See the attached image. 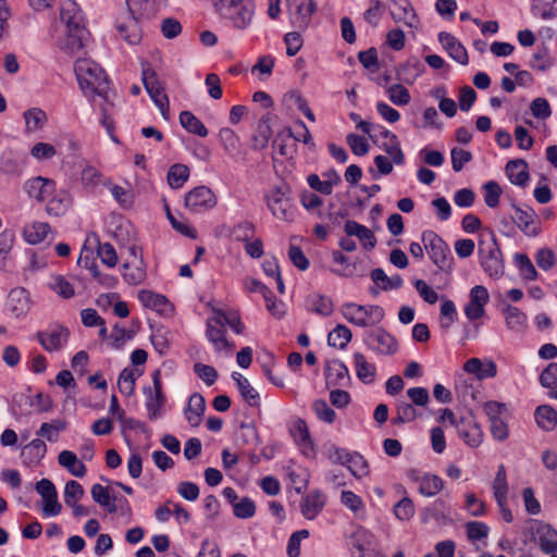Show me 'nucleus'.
I'll return each instance as SVG.
<instances>
[{
  "label": "nucleus",
  "mask_w": 557,
  "mask_h": 557,
  "mask_svg": "<svg viewBox=\"0 0 557 557\" xmlns=\"http://www.w3.org/2000/svg\"><path fill=\"white\" fill-rule=\"evenodd\" d=\"M60 17L66 26L67 47L72 51L82 49L89 33L85 26L84 14L78 4L73 0H64L61 3Z\"/></svg>",
  "instance_id": "1"
},
{
  "label": "nucleus",
  "mask_w": 557,
  "mask_h": 557,
  "mask_svg": "<svg viewBox=\"0 0 557 557\" xmlns=\"http://www.w3.org/2000/svg\"><path fill=\"white\" fill-rule=\"evenodd\" d=\"M79 87L85 90H90L92 94L101 97L106 102H109L110 88L108 76L103 69L87 59L78 60L74 67Z\"/></svg>",
  "instance_id": "2"
},
{
  "label": "nucleus",
  "mask_w": 557,
  "mask_h": 557,
  "mask_svg": "<svg viewBox=\"0 0 557 557\" xmlns=\"http://www.w3.org/2000/svg\"><path fill=\"white\" fill-rule=\"evenodd\" d=\"M215 12L232 27L244 30L248 28L255 16V4L251 0H235L222 3Z\"/></svg>",
  "instance_id": "3"
},
{
  "label": "nucleus",
  "mask_w": 557,
  "mask_h": 557,
  "mask_svg": "<svg viewBox=\"0 0 557 557\" xmlns=\"http://www.w3.org/2000/svg\"><path fill=\"white\" fill-rule=\"evenodd\" d=\"M491 243L486 245L483 240L479 242L480 264L483 271L491 277L498 278L504 274V259L493 231H490Z\"/></svg>",
  "instance_id": "4"
},
{
  "label": "nucleus",
  "mask_w": 557,
  "mask_h": 557,
  "mask_svg": "<svg viewBox=\"0 0 557 557\" xmlns=\"http://www.w3.org/2000/svg\"><path fill=\"white\" fill-rule=\"evenodd\" d=\"M422 242L432 262L441 271H450L454 258L445 240L433 231H424Z\"/></svg>",
  "instance_id": "5"
},
{
  "label": "nucleus",
  "mask_w": 557,
  "mask_h": 557,
  "mask_svg": "<svg viewBox=\"0 0 557 557\" xmlns=\"http://www.w3.org/2000/svg\"><path fill=\"white\" fill-rule=\"evenodd\" d=\"M141 81L147 94L159 108L164 120L170 119L169 98L160 85L154 70L148 62L143 63Z\"/></svg>",
  "instance_id": "6"
},
{
  "label": "nucleus",
  "mask_w": 557,
  "mask_h": 557,
  "mask_svg": "<svg viewBox=\"0 0 557 557\" xmlns=\"http://www.w3.org/2000/svg\"><path fill=\"white\" fill-rule=\"evenodd\" d=\"M289 194L290 186L286 183H282L274 186L270 194L265 196L267 206L271 213L283 221H290L294 215Z\"/></svg>",
  "instance_id": "7"
},
{
  "label": "nucleus",
  "mask_w": 557,
  "mask_h": 557,
  "mask_svg": "<svg viewBox=\"0 0 557 557\" xmlns=\"http://www.w3.org/2000/svg\"><path fill=\"white\" fill-rule=\"evenodd\" d=\"M363 343L370 350L384 356L394 355L398 349L395 337L383 327L367 330Z\"/></svg>",
  "instance_id": "8"
},
{
  "label": "nucleus",
  "mask_w": 557,
  "mask_h": 557,
  "mask_svg": "<svg viewBox=\"0 0 557 557\" xmlns=\"http://www.w3.org/2000/svg\"><path fill=\"white\" fill-rule=\"evenodd\" d=\"M153 391L150 386L144 387L146 395V409L150 420H156L163 414V406L165 404V396L162 392L161 372L154 370L151 374Z\"/></svg>",
  "instance_id": "9"
},
{
  "label": "nucleus",
  "mask_w": 557,
  "mask_h": 557,
  "mask_svg": "<svg viewBox=\"0 0 557 557\" xmlns=\"http://www.w3.org/2000/svg\"><path fill=\"white\" fill-rule=\"evenodd\" d=\"M36 337L48 352L61 350L70 338V330L61 324H51L44 331H38Z\"/></svg>",
  "instance_id": "10"
},
{
  "label": "nucleus",
  "mask_w": 557,
  "mask_h": 557,
  "mask_svg": "<svg viewBox=\"0 0 557 557\" xmlns=\"http://www.w3.org/2000/svg\"><path fill=\"white\" fill-rule=\"evenodd\" d=\"M530 532L544 554L549 555L557 552V531L550 524L533 520Z\"/></svg>",
  "instance_id": "11"
},
{
  "label": "nucleus",
  "mask_w": 557,
  "mask_h": 557,
  "mask_svg": "<svg viewBox=\"0 0 557 557\" xmlns=\"http://www.w3.org/2000/svg\"><path fill=\"white\" fill-rule=\"evenodd\" d=\"M290 12V23L298 30H306L317 11L313 0H287Z\"/></svg>",
  "instance_id": "12"
},
{
  "label": "nucleus",
  "mask_w": 557,
  "mask_h": 557,
  "mask_svg": "<svg viewBox=\"0 0 557 557\" xmlns=\"http://www.w3.org/2000/svg\"><path fill=\"white\" fill-rule=\"evenodd\" d=\"M215 206L216 197L214 193L205 185L197 186L185 195V207L194 213L212 209Z\"/></svg>",
  "instance_id": "13"
},
{
  "label": "nucleus",
  "mask_w": 557,
  "mask_h": 557,
  "mask_svg": "<svg viewBox=\"0 0 557 557\" xmlns=\"http://www.w3.org/2000/svg\"><path fill=\"white\" fill-rule=\"evenodd\" d=\"M406 475L411 482L419 483V493L423 496H435L443 488V480L437 475L422 473L418 469L407 470Z\"/></svg>",
  "instance_id": "14"
},
{
  "label": "nucleus",
  "mask_w": 557,
  "mask_h": 557,
  "mask_svg": "<svg viewBox=\"0 0 557 557\" xmlns=\"http://www.w3.org/2000/svg\"><path fill=\"white\" fill-rule=\"evenodd\" d=\"M327 496L321 490H311L300 500V512L307 520H314L324 509Z\"/></svg>",
  "instance_id": "15"
},
{
  "label": "nucleus",
  "mask_w": 557,
  "mask_h": 557,
  "mask_svg": "<svg viewBox=\"0 0 557 557\" xmlns=\"http://www.w3.org/2000/svg\"><path fill=\"white\" fill-rule=\"evenodd\" d=\"M206 336L218 351L232 349L233 347V344L225 337L224 322L218 314L207 320Z\"/></svg>",
  "instance_id": "16"
},
{
  "label": "nucleus",
  "mask_w": 557,
  "mask_h": 557,
  "mask_svg": "<svg viewBox=\"0 0 557 557\" xmlns=\"http://www.w3.org/2000/svg\"><path fill=\"white\" fill-rule=\"evenodd\" d=\"M55 189L53 180L36 176L29 178L24 184V190L30 197L39 202L45 201Z\"/></svg>",
  "instance_id": "17"
},
{
  "label": "nucleus",
  "mask_w": 557,
  "mask_h": 557,
  "mask_svg": "<svg viewBox=\"0 0 557 557\" xmlns=\"http://www.w3.org/2000/svg\"><path fill=\"white\" fill-rule=\"evenodd\" d=\"M234 441L242 453H253L259 442L256 426L251 423H242L235 431Z\"/></svg>",
  "instance_id": "18"
},
{
  "label": "nucleus",
  "mask_w": 557,
  "mask_h": 557,
  "mask_svg": "<svg viewBox=\"0 0 557 557\" xmlns=\"http://www.w3.org/2000/svg\"><path fill=\"white\" fill-rule=\"evenodd\" d=\"M30 309L28 292L23 287L13 288L7 300V310L15 318H22Z\"/></svg>",
  "instance_id": "19"
},
{
  "label": "nucleus",
  "mask_w": 557,
  "mask_h": 557,
  "mask_svg": "<svg viewBox=\"0 0 557 557\" xmlns=\"http://www.w3.org/2000/svg\"><path fill=\"white\" fill-rule=\"evenodd\" d=\"M131 15L140 18L153 17L166 3V0H126Z\"/></svg>",
  "instance_id": "20"
},
{
  "label": "nucleus",
  "mask_w": 557,
  "mask_h": 557,
  "mask_svg": "<svg viewBox=\"0 0 557 557\" xmlns=\"http://www.w3.org/2000/svg\"><path fill=\"white\" fill-rule=\"evenodd\" d=\"M324 375L326 386H347L350 383L348 368L338 359L327 363Z\"/></svg>",
  "instance_id": "21"
},
{
  "label": "nucleus",
  "mask_w": 557,
  "mask_h": 557,
  "mask_svg": "<svg viewBox=\"0 0 557 557\" xmlns=\"http://www.w3.org/2000/svg\"><path fill=\"white\" fill-rule=\"evenodd\" d=\"M438 41L442 47L447 51L449 57L456 62L467 65L469 63L467 49L461 42L451 34L447 32H441L438 34Z\"/></svg>",
  "instance_id": "22"
},
{
  "label": "nucleus",
  "mask_w": 557,
  "mask_h": 557,
  "mask_svg": "<svg viewBox=\"0 0 557 557\" xmlns=\"http://www.w3.org/2000/svg\"><path fill=\"white\" fill-rule=\"evenodd\" d=\"M456 431L458 436L471 448L478 447L483 441L481 428L471 420L460 418Z\"/></svg>",
  "instance_id": "23"
},
{
  "label": "nucleus",
  "mask_w": 557,
  "mask_h": 557,
  "mask_svg": "<svg viewBox=\"0 0 557 557\" xmlns=\"http://www.w3.org/2000/svg\"><path fill=\"white\" fill-rule=\"evenodd\" d=\"M138 300L148 309L161 314H168L173 307L164 295L157 294L149 289H141L138 293Z\"/></svg>",
  "instance_id": "24"
},
{
  "label": "nucleus",
  "mask_w": 557,
  "mask_h": 557,
  "mask_svg": "<svg viewBox=\"0 0 557 557\" xmlns=\"http://www.w3.org/2000/svg\"><path fill=\"white\" fill-rule=\"evenodd\" d=\"M272 121V113L268 112L263 114L257 125L256 133L251 137V148L260 151L268 147L270 138L272 136V128L270 123Z\"/></svg>",
  "instance_id": "25"
},
{
  "label": "nucleus",
  "mask_w": 557,
  "mask_h": 557,
  "mask_svg": "<svg viewBox=\"0 0 557 557\" xmlns=\"http://www.w3.org/2000/svg\"><path fill=\"white\" fill-rule=\"evenodd\" d=\"M505 171L510 183L513 185L524 187L530 180L528 162L523 159H513L508 161L505 166Z\"/></svg>",
  "instance_id": "26"
},
{
  "label": "nucleus",
  "mask_w": 557,
  "mask_h": 557,
  "mask_svg": "<svg viewBox=\"0 0 557 557\" xmlns=\"http://www.w3.org/2000/svg\"><path fill=\"white\" fill-rule=\"evenodd\" d=\"M305 306L307 311L321 317H330L334 310L332 299L319 293L308 295L305 300Z\"/></svg>",
  "instance_id": "27"
},
{
  "label": "nucleus",
  "mask_w": 557,
  "mask_h": 557,
  "mask_svg": "<svg viewBox=\"0 0 557 557\" xmlns=\"http://www.w3.org/2000/svg\"><path fill=\"white\" fill-rule=\"evenodd\" d=\"M206 410L205 397L199 393L189 396L184 414L190 426H198Z\"/></svg>",
  "instance_id": "28"
},
{
  "label": "nucleus",
  "mask_w": 557,
  "mask_h": 557,
  "mask_svg": "<svg viewBox=\"0 0 557 557\" xmlns=\"http://www.w3.org/2000/svg\"><path fill=\"white\" fill-rule=\"evenodd\" d=\"M463 370L474 374L479 380L494 377L497 374V366L492 360L481 361L479 358H471L463 364Z\"/></svg>",
  "instance_id": "29"
},
{
  "label": "nucleus",
  "mask_w": 557,
  "mask_h": 557,
  "mask_svg": "<svg viewBox=\"0 0 557 557\" xmlns=\"http://www.w3.org/2000/svg\"><path fill=\"white\" fill-rule=\"evenodd\" d=\"M512 207L516 211V223L520 231L527 236H536L539 234V230L534 226V221L536 219L535 211L530 207H525V209H523L515 203Z\"/></svg>",
  "instance_id": "30"
},
{
  "label": "nucleus",
  "mask_w": 557,
  "mask_h": 557,
  "mask_svg": "<svg viewBox=\"0 0 557 557\" xmlns=\"http://www.w3.org/2000/svg\"><path fill=\"white\" fill-rule=\"evenodd\" d=\"M232 379L235 381L238 392L242 398L250 406V407H259L260 406V395L255 387L251 386L249 381L239 372H233Z\"/></svg>",
  "instance_id": "31"
},
{
  "label": "nucleus",
  "mask_w": 557,
  "mask_h": 557,
  "mask_svg": "<svg viewBox=\"0 0 557 557\" xmlns=\"http://www.w3.org/2000/svg\"><path fill=\"white\" fill-rule=\"evenodd\" d=\"M425 71L424 64L416 57L409 58L397 69L398 78L412 84Z\"/></svg>",
  "instance_id": "32"
},
{
  "label": "nucleus",
  "mask_w": 557,
  "mask_h": 557,
  "mask_svg": "<svg viewBox=\"0 0 557 557\" xmlns=\"http://www.w3.org/2000/svg\"><path fill=\"white\" fill-rule=\"evenodd\" d=\"M364 305H358L355 302H345L341 307L343 317L351 324L360 327H367L370 325V321L366 319Z\"/></svg>",
  "instance_id": "33"
},
{
  "label": "nucleus",
  "mask_w": 557,
  "mask_h": 557,
  "mask_svg": "<svg viewBox=\"0 0 557 557\" xmlns=\"http://www.w3.org/2000/svg\"><path fill=\"white\" fill-rule=\"evenodd\" d=\"M371 534L364 530H357L349 539L348 546L352 557H367L371 544Z\"/></svg>",
  "instance_id": "34"
},
{
  "label": "nucleus",
  "mask_w": 557,
  "mask_h": 557,
  "mask_svg": "<svg viewBox=\"0 0 557 557\" xmlns=\"http://www.w3.org/2000/svg\"><path fill=\"white\" fill-rule=\"evenodd\" d=\"M86 242H92L97 245V255L103 264L109 268H114L116 265L117 256L114 247L110 243H101L96 233L90 234Z\"/></svg>",
  "instance_id": "35"
},
{
  "label": "nucleus",
  "mask_w": 557,
  "mask_h": 557,
  "mask_svg": "<svg viewBox=\"0 0 557 557\" xmlns=\"http://www.w3.org/2000/svg\"><path fill=\"white\" fill-rule=\"evenodd\" d=\"M342 463H346L351 474L358 479L369 473V465L363 455H336Z\"/></svg>",
  "instance_id": "36"
},
{
  "label": "nucleus",
  "mask_w": 557,
  "mask_h": 557,
  "mask_svg": "<svg viewBox=\"0 0 557 557\" xmlns=\"http://www.w3.org/2000/svg\"><path fill=\"white\" fill-rule=\"evenodd\" d=\"M116 30L120 36L131 45H136L141 39V30L138 26V17L132 15L126 23H117Z\"/></svg>",
  "instance_id": "37"
},
{
  "label": "nucleus",
  "mask_w": 557,
  "mask_h": 557,
  "mask_svg": "<svg viewBox=\"0 0 557 557\" xmlns=\"http://www.w3.org/2000/svg\"><path fill=\"white\" fill-rule=\"evenodd\" d=\"M354 362L358 379L364 384H371L374 381L376 368L369 363L361 352L354 354Z\"/></svg>",
  "instance_id": "38"
},
{
  "label": "nucleus",
  "mask_w": 557,
  "mask_h": 557,
  "mask_svg": "<svg viewBox=\"0 0 557 557\" xmlns=\"http://www.w3.org/2000/svg\"><path fill=\"white\" fill-rule=\"evenodd\" d=\"M534 418L537 425L545 431H552L557 425V412L548 405L539 406L534 411Z\"/></svg>",
  "instance_id": "39"
},
{
  "label": "nucleus",
  "mask_w": 557,
  "mask_h": 557,
  "mask_svg": "<svg viewBox=\"0 0 557 557\" xmlns=\"http://www.w3.org/2000/svg\"><path fill=\"white\" fill-rule=\"evenodd\" d=\"M180 123L188 133L198 135L199 137L208 136V128L205 124L190 111H182L180 113Z\"/></svg>",
  "instance_id": "40"
},
{
  "label": "nucleus",
  "mask_w": 557,
  "mask_h": 557,
  "mask_svg": "<svg viewBox=\"0 0 557 557\" xmlns=\"http://www.w3.org/2000/svg\"><path fill=\"white\" fill-rule=\"evenodd\" d=\"M50 232V225L46 222H34L25 225L23 230L24 239L30 245L41 243Z\"/></svg>",
  "instance_id": "41"
},
{
  "label": "nucleus",
  "mask_w": 557,
  "mask_h": 557,
  "mask_svg": "<svg viewBox=\"0 0 557 557\" xmlns=\"http://www.w3.org/2000/svg\"><path fill=\"white\" fill-rule=\"evenodd\" d=\"M25 131L32 133L41 129L48 121L46 112L40 108H30L23 113Z\"/></svg>",
  "instance_id": "42"
},
{
  "label": "nucleus",
  "mask_w": 557,
  "mask_h": 557,
  "mask_svg": "<svg viewBox=\"0 0 557 557\" xmlns=\"http://www.w3.org/2000/svg\"><path fill=\"white\" fill-rule=\"evenodd\" d=\"M91 497L95 503L104 507L109 513H116L117 507L112 503V496L109 493V487L99 483H95L90 490Z\"/></svg>",
  "instance_id": "43"
},
{
  "label": "nucleus",
  "mask_w": 557,
  "mask_h": 557,
  "mask_svg": "<svg viewBox=\"0 0 557 557\" xmlns=\"http://www.w3.org/2000/svg\"><path fill=\"white\" fill-rule=\"evenodd\" d=\"M332 175L334 181H321L318 174H310L307 177V183L311 189L322 195H331L333 187L342 182L341 176L335 170H332Z\"/></svg>",
  "instance_id": "44"
},
{
  "label": "nucleus",
  "mask_w": 557,
  "mask_h": 557,
  "mask_svg": "<svg viewBox=\"0 0 557 557\" xmlns=\"http://www.w3.org/2000/svg\"><path fill=\"white\" fill-rule=\"evenodd\" d=\"M351 331L344 324H337L327 335V344L331 347L345 349L351 341Z\"/></svg>",
  "instance_id": "45"
},
{
  "label": "nucleus",
  "mask_w": 557,
  "mask_h": 557,
  "mask_svg": "<svg viewBox=\"0 0 557 557\" xmlns=\"http://www.w3.org/2000/svg\"><path fill=\"white\" fill-rule=\"evenodd\" d=\"M401 12V15L396 16L392 14L395 21H403L408 27H417L419 22L418 15L409 0H394L392 1Z\"/></svg>",
  "instance_id": "46"
},
{
  "label": "nucleus",
  "mask_w": 557,
  "mask_h": 557,
  "mask_svg": "<svg viewBox=\"0 0 557 557\" xmlns=\"http://www.w3.org/2000/svg\"><path fill=\"white\" fill-rule=\"evenodd\" d=\"M124 272L122 273L125 282L132 285L140 284L146 277V263L143 256H139V264H134V269H131V262H125L123 265Z\"/></svg>",
  "instance_id": "47"
},
{
  "label": "nucleus",
  "mask_w": 557,
  "mask_h": 557,
  "mask_svg": "<svg viewBox=\"0 0 557 557\" xmlns=\"http://www.w3.org/2000/svg\"><path fill=\"white\" fill-rule=\"evenodd\" d=\"M493 490H494V496H495L497 505L499 507H503V505L507 500V492H508L506 471H505V467L503 465L499 466V468L496 472L494 483H493Z\"/></svg>",
  "instance_id": "48"
},
{
  "label": "nucleus",
  "mask_w": 557,
  "mask_h": 557,
  "mask_svg": "<svg viewBox=\"0 0 557 557\" xmlns=\"http://www.w3.org/2000/svg\"><path fill=\"white\" fill-rule=\"evenodd\" d=\"M189 168L182 163L173 164L168 172V183L171 188L178 189L189 177Z\"/></svg>",
  "instance_id": "49"
},
{
  "label": "nucleus",
  "mask_w": 557,
  "mask_h": 557,
  "mask_svg": "<svg viewBox=\"0 0 557 557\" xmlns=\"http://www.w3.org/2000/svg\"><path fill=\"white\" fill-rule=\"evenodd\" d=\"M556 2L557 0H533L531 12L534 16H540L542 20H553L557 17Z\"/></svg>",
  "instance_id": "50"
},
{
  "label": "nucleus",
  "mask_w": 557,
  "mask_h": 557,
  "mask_svg": "<svg viewBox=\"0 0 557 557\" xmlns=\"http://www.w3.org/2000/svg\"><path fill=\"white\" fill-rule=\"evenodd\" d=\"M294 133L290 127H286L272 141V148L282 157H292L293 150L288 146V141L293 139Z\"/></svg>",
  "instance_id": "51"
},
{
  "label": "nucleus",
  "mask_w": 557,
  "mask_h": 557,
  "mask_svg": "<svg viewBox=\"0 0 557 557\" xmlns=\"http://www.w3.org/2000/svg\"><path fill=\"white\" fill-rule=\"evenodd\" d=\"M513 260L523 280L535 281L537 278L539 273L525 253H516Z\"/></svg>",
  "instance_id": "52"
},
{
  "label": "nucleus",
  "mask_w": 557,
  "mask_h": 557,
  "mask_svg": "<svg viewBox=\"0 0 557 557\" xmlns=\"http://www.w3.org/2000/svg\"><path fill=\"white\" fill-rule=\"evenodd\" d=\"M58 460L72 475L83 478L86 474V466L77 455H58Z\"/></svg>",
  "instance_id": "53"
},
{
  "label": "nucleus",
  "mask_w": 557,
  "mask_h": 557,
  "mask_svg": "<svg viewBox=\"0 0 557 557\" xmlns=\"http://www.w3.org/2000/svg\"><path fill=\"white\" fill-rule=\"evenodd\" d=\"M506 324L510 330L519 331L525 324L527 315L517 307L506 305L503 309Z\"/></svg>",
  "instance_id": "54"
},
{
  "label": "nucleus",
  "mask_w": 557,
  "mask_h": 557,
  "mask_svg": "<svg viewBox=\"0 0 557 557\" xmlns=\"http://www.w3.org/2000/svg\"><path fill=\"white\" fill-rule=\"evenodd\" d=\"M66 423L62 420H52L51 422H45L40 425V429L37 431V435L39 437H45L50 442L57 441L60 432L65 430Z\"/></svg>",
  "instance_id": "55"
},
{
  "label": "nucleus",
  "mask_w": 557,
  "mask_h": 557,
  "mask_svg": "<svg viewBox=\"0 0 557 557\" xmlns=\"http://www.w3.org/2000/svg\"><path fill=\"white\" fill-rule=\"evenodd\" d=\"M286 473L290 482L295 485L297 493H300L302 490L307 488L309 482V473L306 469L301 467L296 468L289 465L286 467Z\"/></svg>",
  "instance_id": "56"
},
{
  "label": "nucleus",
  "mask_w": 557,
  "mask_h": 557,
  "mask_svg": "<svg viewBox=\"0 0 557 557\" xmlns=\"http://www.w3.org/2000/svg\"><path fill=\"white\" fill-rule=\"evenodd\" d=\"M550 64L548 47L545 44L539 45L529 65L534 70L545 71L550 66Z\"/></svg>",
  "instance_id": "57"
},
{
  "label": "nucleus",
  "mask_w": 557,
  "mask_h": 557,
  "mask_svg": "<svg viewBox=\"0 0 557 557\" xmlns=\"http://www.w3.org/2000/svg\"><path fill=\"white\" fill-rule=\"evenodd\" d=\"M220 140L226 153L234 154L239 149V137L228 127H223L219 133Z\"/></svg>",
  "instance_id": "58"
},
{
  "label": "nucleus",
  "mask_w": 557,
  "mask_h": 557,
  "mask_svg": "<svg viewBox=\"0 0 557 557\" xmlns=\"http://www.w3.org/2000/svg\"><path fill=\"white\" fill-rule=\"evenodd\" d=\"M21 164L13 156V152H3L0 158V172L9 176H18L21 174Z\"/></svg>",
  "instance_id": "59"
},
{
  "label": "nucleus",
  "mask_w": 557,
  "mask_h": 557,
  "mask_svg": "<svg viewBox=\"0 0 557 557\" xmlns=\"http://www.w3.org/2000/svg\"><path fill=\"white\" fill-rule=\"evenodd\" d=\"M49 285L54 293L65 299H70L75 295L73 285L62 275L52 276Z\"/></svg>",
  "instance_id": "60"
},
{
  "label": "nucleus",
  "mask_w": 557,
  "mask_h": 557,
  "mask_svg": "<svg viewBox=\"0 0 557 557\" xmlns=\"http://www.w3.org/2000/svg\"><path fill=\"white\" fill-rule=\"evenodd\" d=\"M290 434L298 444L305 447H312V441L305 420L298 419L290 429Z\"/></svg>",
  "instance_id": "61"
},
{
  "label": "nucleus",
  "mask_w": 557,
  "mask_h": 557,
  "mask_svg": "<svg viewBox=\"0 0 557 557\" xmlns=\"http://www.w3.org/2000/svg\"><path fill=\"white\" fill-rule=\"evenodd\" d=\"M341 502L344 506L350 509L356 517L364 511V504L362 498L351 491H343L341 494Z\"/></svg>",
  "instance_id": "62"
},
{
  "label": "nucleus",
  "mask_w": 557,
  "mask_h": 557,
  "mask_svg": "<svg viewBox=\"0 0 557 557\" xmlns=\"http://www.w3.org/2000/svg\"><path fill=\"white\" fill-rule=\"evenodd\" d=\"M458 312L453 300L445 299L441 306V327L448 330L457 320Z\"/></svg>",
  "instance_id": "63"
},
{
  "label": "nucleus",
  "mask_w": 557,
  "mask_h": 557,
  "mask_svg": "<svg viewBox=\"0 0 557 557\" xmlns=\"http://www.w3.org/2000/svg\"><path fill=\"white\" fill-rule=\"evenodd\" d=\"M393 511L400 521H408L414 516L416 509L412 500L405 496L394 505Z\"/></svg>",
  "instance_id": "64"
}]
</instances>
